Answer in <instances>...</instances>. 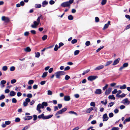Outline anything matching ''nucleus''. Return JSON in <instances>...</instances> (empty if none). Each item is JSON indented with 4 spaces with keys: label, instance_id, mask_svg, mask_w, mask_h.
<instances>
[{
    "label": "nucleus",
    "instance_id": "nucleus-21",
    "mask_svg": "<svg viewBox=\"0 0 130 130\" xmlns=\"http://www.w3.org/2000/svg\"><path fill=\"white\" fill-rule=\"evenodd\" d=\"M32 117L31 116H26L25 118V120H29L31 119L32 118Z\"/></svg>",
    "mask_w": 130,
    "mask_h": 130
},
{
    "label": "nucleus",
    "instance_id": "nucleus-33",
    "mask_svg": "<svg viewBox=\"0 0 130 130\" xmlns=\"http://www.w3.org/2000/svg\"><path fill=\"white\" fill-rule=\"evenodd\" d=\"M7 69V66H4L3 67L2 70L4 71H6Z\"/></svg>",
    "mask_w": 130,
    "mask_h": 130
},
{
    "label": "nucleus",
    "instance_id": "nucleus-53",
    "mask_svg": "<svg viewBox=\"0 0 130 130\" xmlns=\"http://www.w3.org/2000/svg\"><path fill=\"white\" fill-rule=\"evenodd\" d=\"M114 104V103L113 102H111L109 104V105H108V107H111L112 106L113 104Z\"/></svg>",
    "mask_w": 130,
    "mask_h": 130
},
{
    "label": "nucleus",
    "instance_id": "nucleus-49",
    "mask_svg": "<svg viewBox=\"0 0 130 130\" xmlns=\"http://www.w3.org/2000/svg\"><path fill=\"white\" fill-rule=\"evenodd\" d=\"M59 46H58V48H59L60 47L64 45V44L62 42H60L59 43Z\"/></svg>",
    "mask_w": 130,
    "mask_h": 130
},
{
    "label": "nucleus",
    "instance_id": "nucleus-9",
    "mask_svg": "<svg viewBox=\"0 0 130 130\" xmlns=\"http://www.w3.org/2000/svg\"><path fill=\"white\" fill-rule=\"evenodd\" d=\"M102 118L103 119V121H106L108 119V117L106 113H105L103 115Z\"/></svg>",
    "mask_w": 130,
    "mask_h": 130
},
{
    "label": "nucleus",
    "instance_id": "nucleus-12",
    "mask_svg": "<svg viewBox=\"0 0 130 130\" xmlns=\"http://www.w3.org/2000/svg\"><path fill=\"white\" fill-rule=\"evenodd\" d=\"M111 91V88H109L108 89L106 90V91L105 92V95H108L109 94Z\"/></svg>",
    "mask_w": 130,
    "mask_h": 130
},
{
    "label": "nucleus",
    "instance_id": "nucleus-61",
    "mask_svg": "<svg viewBox=\"0 0 130 130\" xmlns=\"http://www.w3.org/2000/svg\"><path fill=\"white\" fill-rule=\"evenodd\" d=\"M104 47V46H102L101 47H100L98 48L96 51V52H98L101 49L103 48Z\"/></svg>",
    "mask_w": 130,
    "mask_h": 130
},
{
    "label": "nucleus",
    "instance_id": "nucleus-31",
    "mask_svg": "<svg viewBox=\"0 0 130 130\" xmlns=\"http://www.w3.org/2000/svg\"><path fill=\"white\" fill-rule=\"evenodd\" d=\"M77 40L76 39H74L72 40L71 41V43L73 44H74L76 43L77 42Z\"/></svg>",
    "mask_w": 130,
    "mask_h": 130
},
{
    "label": "nucleus",
    "instance_id": "nucleus-32",
    "mask_svg": "<svg viewBox=\"0 0 130 130\" xmlns=\"http://www.w3.org/2000/svg\"><path fill=\"white\" fill-rule=\"evenodd\" d=\"M34 83V81L33 80H29L28 83L29 85H31L33 84Z\"/></svg>",
    "mask_w": 130,
    "mask_h": 130
},
{
    "label": "nucleus",
    "instance_id": "nucleus-13",
    "mask_svg": "<svg viewBox=\"0 0 130 130\" xmlns=\"http://www.w3.org/2000/svg\"><path fill=\"white\" fill-rule=\"evenodd\" d=\"M41 108V104H39L37 105V110L38 111L39 113H40L41 112V110H40Z\"/></svg>",
    "mask_w": 130,
    "mask_h": 130
},
{
    "label": "nucleus",
    "instance_id": "nucleus-36",
    "mask_svg": "<svg viewBox=\"0 0 130 130\" xmlns=\"http://www.w3.org/2000/svg\"><path fill=\"white\" fill-rule=\"evenodd\" d=\"M90 71V70H87L84 72L83 73H82V75H84L88 73Z\"/></svg>",
    "mask_w": 130,
    "mask_h": 130
},
{
    "label": "nucleus",
    "instance_id": "nucleus-19",
    "mask_svg": "<svg viewBox=\"0 0 130 130\" xmlns=\"http://www.w3.org/2000/svg\"><path fill=\"white\" fill-rule=\"evenodd\" d=\"M120 60V59L118 58L116 60H115L114 61L113 64V66L115 65L116 64H117L118 63H119V61L118 59Z\"/></svg>",
    "mask_w": 130,
    "mask_h": 130
},
{
    "label": "nucleus",
    "instance_id": "nucleus-11",
    "mask_svg": "<svg viewBox=\"0 0 130 130\" xmlns=\"http://www.w3.org/2000/svg\"><path fill=\"white\" fill-rule=\"evenodd\" d=\"M94 93L96 94H101L102 93V90L100 89H97L95 91Z\"/></svg>",
    "mask_w": 130,
    "mask_h": 130
},
{
    "label": "nucleus",
    "instance_id": "nucleus-52",
    "mask_svg": "<svg viewBox=\"0 0 130 130\" xmlns=\"http://www.w3.org/2000/svg\"><path fill=\"white\" fill-rule=\"evenodd\" d=\"M117 90L116 89H115L112 92V94H115L117 93Z\"/></svg>",
    "mask_w": 130,
    "mask_h": 130
},
{
    "label": "nucleus",
    "instance_id": "nucleus-15",
    "mask_svg": "<svg viewBox=\"0 0 130 130\" xmlns=\"http://www.w3.org/2000/svg\"><path fill=\"white\" fill-rule=\"evenodd\" d=\"M64 99L65 101H69L70 100V98L69 96H64Z\"/></svg>",
    "mask_w": 130,
    "mask_h": 130
},
{
    "label": "nucleus",
    "instance_id": "nucleus-23",
    "mask_svg": "<svg viewBox=\"0 0 130 130\" xmlns=\"http://www.w3.org/2000/svg\"><path fill=\"white\" fill-rule=\"evenodd\" d=\"M107 100H105L102 101H101V103L103 104L104 105H105L107 104Z\"/></svg>",
    "mask_w": 130,
    "mask_h": 130
},
{
    "label": "nucleus",
    "instance_id": "nucleus-45",
    "mask_svg": "<svg viewBox=\"0 0 130 130\" xmlns=\"http://www.w3.org/2000/svg\"><path fill=\"white\" fill-rule=\"evenodd\" d=\"M27 97L28 98H31L32 97V95L31 94H28L27 95Z\"/></svg>",
    "mask_w": 130,
    "mask_h": 130
},
{
    "label": "nucleus",
    "instance_id": "nucleus-26",
    "mask_svg": "<svg viewBox=\"0 0 130 130\" xmlns=\"http://www.w3.org/2000/svg\"><path fill=\"white\" fill-rule=\"evenodd\" d=\"M112 61H108L106 63V64L105 65V66H108L110 64H111L112 63Z\"/></svg>",
    "mask_w": 130,
    "mask_h": 130
},
{
    "label": "nucleus",
    "instance_id": "nucleus-38",
    "mask_svg": "<svg viewBox=\"0 0 130 130\" xmlns=\"http://www.w3.org/2000/svg\"><path fill=\"white\" fill-rule=\"evenodd\" d=\"M90 44V42L89 41H87L85 43V45L86 46H89Z\"/></svg>",
    "mask_w": 130,
    "mask_h": 130
},
{
    "label": "nucleus",
    "instance_id": "nucleus-56",
    "mask_svg": "<svg viewBox=\"0 0 130 130\" xmlns=\"http://www.w3.org/2000/svg\"><path fill=\"white\" fill-rule=\"evenodd\" d=\"M29 127V126H27L24 127L22 130H26L28 129Z\"/></svg>",
    "mask_w": 130,
    "mask_h": 130
},
{
    "label": "nucleus",
    "instance_id": "nucleus-3",
    "mask_svg": "<svg viewBox=\"0 0 130 130\" xmlns=\"http://www.w3.org/2000/svg\"><path fill=\"white\" fill-rule=\"evenodd\" d=\"M66 73L64 71H59L55 73V76L57 78L60 79V76L65 74Z\"/></svg>",
    "mask_w": 130,
    "mask_h": 130
},
{
    "label": "nucleus",
    "instance_id": "nucleus-44",
    "mask_svg": "<svg viewBox=\"0 0 130 130\" xmlns=\"http://www.w3.org/2000/svg\"><path fill=\"white\" fill-rule=\"evenodd\" d=\"M41 5L40 4H37L35 5V7L36 8H40L41 7Z\"/></svg>",
    "mask_w": 130,
    "mask_h": 130
},
{
    "label": "nucleus",
    "instance_id": "nucleus-2",
    "mask_svg": "<svg viewBox=\"0 0 130 130\" xmlns=\"http://www.w3.org/2000/svg\"><path fill=\"white\" fill-rule=\"evenodd\" d=\"M53 116V115H51L47 116H45L43 113L41 115L38 116V118L42 119L43 120L48 119L51 118Z\"/></svg>",
    "mask_w": 130,
    "mask_h": 130
},
{
    "label": "nucleus",
    "instance_id": "nucleus-6",
    "mask_svg": "<svg viewBox=\"0 0 130 130\" xmlns=\"http://www.w3.org/2000/svg\"><path fill=\"white\" fill-rule=\"evenodd\" d=\"M98 77L96 76L91 75L88 77L87 78L88 80L92 81Z\"/></svg>",
    "mask_w": 130,
    "mask_h": 130
},
{
    "label": "nucleus",
    "instance_id": "nucleus-5",
    "mask_svg": "<svg viewBox=\"0 0 130 130\" xmlns=\"http://www.w3.org/2000/svg\"><path fill=\"white\" fill-rule=\"evenodd\" d=\"M67 108H64L58 111L55 114L56 116H57L56 117L57 118H59L60 117V116L58 115L59 114H62L63 112L67 110Z\"/></svg>",
    "mask_w": 130,
    "mask_h": 130
},
{
    "label": "nucleus",
    "instance_id": "nucleus-25",
    "mask_svg": "<svg viewBox=\"0 0 130 130\" xmlns=\"http://www.w3.org/2000/svg\"><path fill=\"white\" fill-rule=\"evenodd\" d=\"M68 112L70 114H74L76 116L78 115L77 114L76 112H74L73 111H69Z\"/></svg>",
    "mask_w": 130,
    "mask_h": 130
},
{
    "label": "nucleus",
    "instance_id": "nucleus-10",
    "mask_svg": "<svg viewBox=\"0 0 130 130\" xmlns=\"http://www.w3.org/2000/svg\"><path fill=\"white\" fill-rule=\"evenodd\" d=\"M104 68V66L103 65H101L98 66L94 69V70L95 71H98L100 70L101 69H103Z\"/></svg>",
    "mask_w": 130,
    "mask_h": 130
},
{
    "label": "nucleus",
    "instance_id": "nucleus-60",
    "mask_svg": "<svg viewBox=\"0 0 130 130\" xmlns=\"http://www.w3.org/2000/svg\"><path fill=\"white\" fill-rule=\"evenodd\" d=\"M30 32L32 34H35L36 33V31L34 30H31Z\"/></svg>",
    "mask_w": 130,
    "mask_h": 130
},
{
    "label": "nucleus",
    "instance_id": "nucleus-48",
    "mask_svg": "<svg viewBox=\"0 0 130 130\" xmlns=\"http://www.w3.org/2000/svg\"><path fill=\"white\" fill-rule=\"evenodd\" d=\"M70 78V77L68 75H66L65 77V79L66 80H68Z\"/></svg>",
    "mask_w": 130,
    "mask_h": 130
},
{
    "label": "nucleus",
    "instance_id": "nucleus-7",
    "mask_svg": "<svg viewBox=\"0 0 130 130\" xmlns=\"http://www.w3.org/2000/svg\"><path fill=\"white\" fill-rule=\"evenodd\" d=\"M121 103L124 104L128 105L130 103V101H128V99L127 98L123 100L121 102Z\"/></svg>",
    "mask_w": 130,
    "mask_h": 130
},
{
    "label": "nucleus",
    "instance_id": "nucleus-1",
    "mask_svg": "<svg viewBox=\"0 0 130 130\" xmlns=\"http://www.w3.org/2000/svg\"><path fill=\"white\" fill-rule=\"evenodd\" d=\"M73 1L74 0H70L69 1L62 3L61 4V5L63 7H68L69 8H70L71 4L73 3Z\"/></svg>",
    "mask_w": 130,
    "mask_h": 130
},
{
    "label": "nucleus",
    "instance_id": "nucleus-63",
    "mask_svg": "<svg viewBox=\"0 0 130 130\" xmlns=\"http://www.w3.org/2000/svg\"><path fill=\"white\" fill-rule=\"evenodd\" d=\"M119 129L118 127H113L111 129V130H119Z\"/></svg>",
    "mask_w": 130,
    "mask_h": 130
},
{
    "label": "nucleus",
    "instance_id": "nucleus-59",
    "mask_svg": "<svg viewBox=\"0 0 130 130\" xmlns=\"http://www.w3.org/2000/svg\"><path fill=\"white\" fill-rule=\"evenodd\" d=\"M5 123L6 125H8L10 124L11 122L9 121H6L5 122Z\"/></svg>",
    "mask_w": 130,
    "mask_h": 130
},
{
    "label": "nucleus",
    "instance_id": "nucleus-24",
    "mask_svg": "<svg viewBox=\"0 0 130 130\" xmlns=\"http://www.w3.org/2000/svg\"><path fill=\"white\" fill-rule=\"evenodd\" d=\"M125 94L124 93H122L120 95H118L117 96H116L119 98H123L125 97Z\"/></svg>",
    "mask_w": 130,
    "mask_h": 130
},
{
    "label": "nucleus",
    "instance_id": "nucleus-35",
    "mask_svg": "<svg viewBox=\"0 0 130 130\" xmlns=\"http://www.w3.org/2000/svg\"><path fill=\"white\" fill-rule=\"evenodd\" d=\"M6 83V82L5 80H2L1 81L0 85H4Z\"/></svg>",
    "mask_w": 130,
    "mask_h": 130
},
{
    "label": "nucleus",
    "instance_id": "nucleus-41",
    "mask_svg": "<svg viewBox=\"0 0 130 130\" xmlns=\"http://www.w3.org/2000/svg\"><path fill=\"white\" fill-rule=\"evenodd\" d=\"M58 48V45L57 44H56L55 45L54 50L55 51H56L57 50Z\"/></svg>",
    "mask_w": 130,
    "mask_h": 130
},
{
    "label": "nucleus",
    "instance_id": "nucleus-58",
    "mask_svg": "<svg viewBox=\"0 0 130 130\" xmlns=\"http://www.w3.org/2000/svg\"><path fill=\"white\" fill-rule=\"evenodd\" d=\"M29 127V126H27L24 127L22 130H26L28 129Z\"/></svg>",
    "mask_w": 130,
    "mask_h": 130
},
{
    "label": "nucleus",
    "instance_id": "nucleus-17",
    "mask_svg": "<svg viewBox=\"0 0 130 130\" xmlns=\"http://www.w3.org/2000/svg\"><path fill=\"white\" fill-rule=\"evenodd\" d=\"M93 109V107H90L86 111V112L87 113H90L91 112Z\"/></svg>",
    "mask_w": 130,
    "mask_h": 130
},
{
    "label": "nucleus",
    "instance_id": "nucleus-16",
    "mask_svg": "<svg viewBox=\"0 0 130 130\" xmlns=\"http://www.w3.org/2000/svg\"><path fill=\"white\" fill-rule=\"evenodd\" d=\"M24 51L26 52H29L31 51V50L29 47H27L26 48L24 49Z\"/></svg>",
    "mask_w": 130,
    "mask_h": 130
},
{
    "label": "nucleus",
    "instance_id": "nucleus-40",
    "mask_svg": "<svg viewBox=\"0 0 130 130\" xmlns=\"http://www.w3.org/2000/svg\"><path fill=\"white\" fill-rule=\"evenodd\" d=\"M47 38V36L46 35H45L43 36L42 37V39L43 40H45Z\"/></svg>",
    "mask_w": 130,
    "mask_h": 130
},
{
    "label": "nucleus",
    "instance_id": "nucleus-43",
    "mask_svg": "<svg viewBox=\"0 0 130 130\" xmlns=\"http://www.w3.org/2000/svg\"><path fill=\"white\" fill-rule=\"evenodd\" d=\"M5 98V96L3 95H2L0 96V100H2L4 99Z\"/></svg>",
    "mask_w": 130,
    "mask_h": 130
},
{
    "label": "nucleus",
    "instance_id": "nucleus-8",
    "mask_svg": "<svg viewBox=\"0 0 130 130\" xmlns=\"http://www.w3.org/2000/svg\"><path fill=\"white\" fill-rule=\"evenodd\" d=\"M2 20L5 23H8L9 21V18L6 17L5 16H2Z\"/></svg>",
    "mask_w": 130,
    "mask_h": 130
},
{
    "label": "nucleus",
    "instance_id": "nucleus-39",
    "mask_svg": "<svg viewBox=\"0 0 130 130\" xmlns=\"http://www.w3.org/2000/svg\"><path fill=\"white\" fill-rule=\"evenodd\" d=\"M128 63L126 62L124 63L123 65V66L124 68H126L128 66Z\"/></svg>",
    "mask_w": 130,
    "mask_h": 130
},
{
    "label": "nucleus",
    "instance_id": "nucleus-46",
    "mask_svg": "<svg viewBox=\"0 0 130 130\" xmlns=\"http://www.w3.org/2000/svg\"><path fill=\"white\" fill-rule=\"evenodd\" d=\"M15 69V68L14 66L11 67L10 68V70L11 71H13Z\"/></svg>",
    "mask_w": 130,
    "mask_h": 130
},
{
    "label": "nucleus",
    "instance_id": "nucleus-62",
    "mask_svg": "<svg viewBox=\"0 0 130 130\" xmlns=\"http://www.w3.org/2000/svg\"><path fill=\"white\" fill-rule=\"evenodd\" d=\"M109 116L110 118H111L113 116V113L112 112L110 113L109 114Z\"/></svg>",
    "mask_w": 130,
    "mask_h": 130
},
{
    "label": "nucleus",
    "instance_id": "nucleus-64",
    "mask_svg": "<svg viewBox=\"0 0 130 130\" xmlns=\"http://www.w3.org/2000/svg\"><path fill=\"white\" fill-rule=\"evenodd\" d=\"M125 16L126 18L128 19L129 20H130V16L129 15L126 14Z\"/></svg>",
    "mask_w": 130,
    "mask_h": 130
},
{
    "label": "nucleus",
    "instance_id": "nucleus-18",
    "mask_svg": "<svg viewBox=\"0 0 130 130\" xmlns=\"http://www.w3.org/2000/svg\"><path fill=\"white\" fill-rule=\"evenodd\" d=\"M16 94V93L13 91H11L9 93L10 95L11 96H14Z\"/></svg>",
    "mask_w": 130,
    "mask_h": 130
},
{
    "label": "nucleus",
    "instance_id": "nucleus-22",
    "mask_svg": "<svg viewBox=\"0 0 130 130\" xmlns=\"http://www.w3.org/2000/svg\"><path fill=\"white\" fill-rule=\"evenodd\" d=\"M108 98L110 99H113L114 100H115V99L114 95H109L108 96Z\"/></svg>",
    "mask_w": 130,
    "mask_h": 130
},
{
    "label": "nucleus",
    "instance_id": "nucleus-57",
    "mask_svg": "<svg viewBox=\"0 0 130 130\" xmlns=\"http://www.w3.org/2000/svg\"><path fill=\"white\" fill-rule=\"evenodd\" d=\"M29 127V126H27L24 127L22 130H26L28 129Z\"/></svg>",
    "mask_w": 130,
    "mask_h": 130
},
{
    "label": "nucleus",
    "instance_id": "nucleus-34",
    "mask_svg": "<svg viewBox=\"0 0 130 130\" xmlns=\"http://www.w3.org/2000/svg\"><path fill=\"white\" fill-rule=\"evenodd\" d=\"M79 50L75 51L74 52V55H77L79 53Z\"/></svg>",
    "mask_w": 130,
    "mask_h": 130
},
{
    "label": "nucleus",
    "instance_id": "nucleus-42",
    "mask_svg": "<svg viewBox=\"0 0 130 130\" xmlns=\"http://www.w3.org/2000/svg\"><path fill=\"white\" fill-rule=\"evenodd\" d=\"M20 120V119L19 118H16L15 120V122H19Z\"/></svg>",
    "mask_w": 130,
    "mask_h": 130
},
{
    "label": "nucleus",
    "instance_id": "nucleus-4",
    "mask_svg": "<svg viewBox=\"0 0 130 130\" xmlns=\"http://www.w3.org/2000/svg\"><path fill=\"white\" fill-rule=\"evenodd\" d=\"M40 22V21H39V19H37V21H35L33 22V24L31 25V26L33 28H37Z\"/></svg>",
    "mask_w": 130,
    "mask_h": 130
},
{
    "label": "nucleus",
    "instance_id": "nucleus-28",
    "mask_svg": "<svg viewBox=\"0 0 130 130\" xmlns=\"http://www.w3.org/2000/svg\"><path fill=\"white\" fill-rule=\"evenodd\" d=\"M107 2V0H102L101 3V4L103 5H105Z\"/></svg>",
    "mask_w": 130,
    "mask_h": 130
},
{
    "label": "nucleus",
    "instance_id": "nucleus-14",
    "mask_svg": "<svg viewBox=\"0 0 130 130\" xmlns=\"http://www.w3.org/2000/svg\"><path fill=\"white\" fill-rule=\"evenodd\" d=\"M110 22L109 21H108V23L105 24L103 28V29L104 30L108 28L109 25H110Z\"/></svg>",
    "mask_w": 130,
    "mask_h": 130
},
{
    "label": "nucleus",
    "instance_id": "nucleus-51",
    "mask_svg": "<svg viewBox=\"0 0 130 130\" xmlns=\"http://www.w3.org/2000/svg\"><path fill=\"white\" fill-rule=\"evenodd\" d=\"M17 102V100L13 98L12 99V102L13 103H16Z\"/></svg>",
    "mask_w": 130,
    "mask_h": 130
},
{
    "label": "nucleus",
    "instance_id": "nucleus-20",
    "mask_svg": "<svg viewBox=\"0 0 130 130\" xmlns=\"http://www.w3.org/2000/svg\"><path fill=\"white\" fill-rule=\"evenodd\" d=\"M47 73H48V72H44L43 73L42 75L41 76V77L43 78H44L45 77L47 76Z\"/></svg>",
    "mask_w": 130,
    "mask_h": 130
},
{
    "label": "nucleus",
    "instance_id": "nucleus-50",
    "mask_svg": "<svg viewBox=\"0 0 130 130\" xmlns=\"http://www.w3.org/2000/svg\"><path fill=\"white\" fill-rule=\"evenodd\" d=\"M16 82V80L15 79H13L11 80V82L12 84L15 83Z\"/></svg>",
    "mask_w": 130,
    "mask_h": 130
},
{
    "label": "nucleus",
    "instance_id": "nucleus-29",
    "mask_svg": "<svg viewBox=\"0 0 130 130\" xmlns=\"http://www.w3.org/2000/svg\"><path fill=\"white\" fill-rule=\"evenodd\" d=\"M35 57L36 58H39L40 56V53L39 52L35 53Z\"/></svg>",
    "mask_w": 130,
    "mask_h": 130
},
{
    "label": "nucleus",
    "instance_id": "nucleus-30",
    "mask_svg": "<svg viewBox=\"0 0 130 130\" xmlns=\"http://www.w3.org/2000/svg\"><path fill=\"white\" fill-rule=\"evenodd\" d=\"M68 19L70 20H71L73 19V17L72 15H70L68 17Z\"/></svg>",
    "mask_w": 130,
    "mask_h": 130
},
{
    "label": "nucleus",
    "instance_id": "nucleus-27",
    "mask_svg": "<svg viewBox=\"0 0 130 130\" xmlns=\"http://www.w3.org/2000/svg\"><path fill=\"white\" fill-rule=\"evenodd\" d=\"M126 85L125 84L123 85L122 86L120 87V89H124L126 88Z\"/></svg>",
    "mask_w": 130,
    "mask_h": 130
},
{
    "label": "nucleus",
    "instance_id": "nucleus-54",
    "mask_svg": "<svg viewBox=\"0 0 130 130\" xmlns=\"http://www.w3.org/2000/svg\"><path fill=\"white\" fill-rule=\"evenodd\" d=\"M47 94L48 95H51L52 94V92L50 90H48L47 91Z\"/></svg>",
    "mask_w": 130,
    "mask_h": 130
},
{
    "label": "nucleus",
    "instance_id": "nucleus-37",
    "mask_svg": "<svg viewBox=\"0 0 130 130\" xmlns=\"http://www.w3.org/2000/svg\"><path fill=\"white\" fill-rule=\"evenodd\" d=\"M42 105H43L44 106H47V102H43L42 103Z\"/></svg>",
    "mask_w": 130,
    "mask_h": 130
},
{
    "label": "nucleus",
    "instance_id": "nucleus-47",
    "mask_svg": "<svg viewBox=\"0 0 130 130\" xmlns=\"http://www.w3.org/2000/svg\"><path fill=\"white\" fill-rule=\"evenodd\" d=\"M90 105L91 106L93 107H95V104L94 102H92L90 103Z\"/></svg>",
    "mask_w": 130,
    "mask_h": 130
},
{
    "label": "nucleus",
    "instance_id": "nucleus-55",
    "mask_svg": "<svg viewBox=\"0 0 130 130\" xmlns=\"http://www.w3.org/2000/svg\"><path fill=\"white\" fill-rule=\"evenodd\" d=\"M95 22H98L99 21V18L97 17H96L95 18Z\"/></svg>",
    "mask_w": 130,
    "mask_h": 130
}]
</instances>
